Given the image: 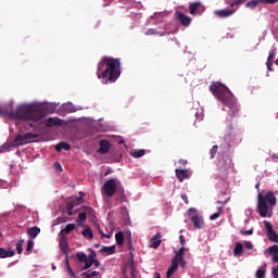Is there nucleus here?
Segmentation results:
<instances>
[{
  "mask_svg": "<svg viewBox=\"0 0 278 278\" xmlns=\"http://www.w3.org/2000/svg\"><path fill=\"white\" fill-rule=\"evenodd\" d=\"M96 75L103 84H114L121 77V59L102 56L98 63Z\"/></svg>",
  "mask_w": 278,
  "mask_h": 278,
  "instance_id": "1",
  "label": "nucleus"
},
{
  "mask_svg": "<svg viewBox=\"0 0 278 278\" xmlns=\"http://www.w3.org/2000/svg\"><path fill=\"white\" fill-rule=\"evenodd\" d=\"M0 116H9V118H17V121H34V123H38L47 116V112L40 108H31L27 105L18 106L15 111L12 110V106H0Z\"/></svg>",
  "mask_w": 278,
  "mask_h": 278,
  "instance_id": "2",
  "label": "nucleus"
},
{
  "mask_svg": "<svg viewBox=\"0 0 278 278\" xmlns=\"http://www.w3.org/2000/svg\"><path fill=\"white\" fill-rule=\"evenodd\" d=\"M210 92H212V94L223 103L224 112H227V109L225 108H228L231 114H238V112H240L236 97L227 86L223 85V83H212L210 86Z\"/></svg>",
  "mask_w": 278,
  "mask_h": 278,
  "instance_id": "3",
  "label": "nucleus"
},
{
  "mask_svg": "<svg viewBox=\"0 0 278 278\" xmlns=\"http://www.w3.org/2000/svg\"><path fill=\"white\" fill-rule=\"evenodd\" d=\"M276 205L277 197H275V192L258 193L257 212L262 218H273V210Z\"/></svg>",
  "mask_w": 278,
  "mask_h": 278,
  "instance_id": "4",
  "label": "nucleus"
},
{
  "mask_svg": "<svg viewBox=\"0 0 278 278\" xmlns=\"http://www.w3.org/2000/svg\"><path fill=\"white\" fill-rule=\"evenodd\" d=\"M116 190H118V185H116V180L111 178L106 180L102 187V194L103 197H108L112 199L114 194H116Z\"/></svg>",
  "mask_w": 278,
  "mask_h": 278,
  "instance_id": "5",
  "label": "nucleus"
},
{
  "mask_svg": "<svg viewBox=\"0 0 278 278\" xmlns=\"http://www.w3.org/2000/svg\"><path fill=\"white\" fill-rule=\"evenodd\" d=\"M188 214L190 220L193 223V227H195V229H203L205 222H203V217L199 216L197 208H189Z\"/></svg>",
  "mask_w": 278,
  "mask_h": 278,
  "instance_id": "6",
  "label": "nucleus"
},
{
  "mask_svg": "<svg viewBox=\"0 0 278 278\" xmlns=\"http://www.w3.org/2000/svg\"><path fill=\"white\" fill-rule=\"evenodd\" d=\"M188 251L187 248L182 247L180 248L176 254H175V270H177L178 266H181V268H186V261L184 260V254Z\"/></svg>",
  "mask_w": 278,
  "mask_h": 278,
  "instance_id": "7",
  "label": "nucleus"
},
{
  "mask_svg": "<svg viewBox=\"0 0 278 278\" xmlns=\"http://www.w3.org/2000/svg\"><path fill=\"white\" fill-rule=\"evenodd\" d=\"M263 223L265 225V228L267 229L268 240H270V242H278V233L273 228V224H270V222L268 220H264Z\"/></svg>",
  "mask_w": 278,
  "mask_h": 278,
  "instance_id": "8",
  "label": "nucleus"
},
{
  "mask_svg": "<svg viewBox=\"0 0 278 278\" xmlns=\"http://www.w3.org/2000/svg\"><path fill=\"white\" fill-rule=\"evenodd\" d=\"M236 10L238 9H224L215 11V16L217 18H229V16H233L236 14Z\"/></svg>",
  "mask_w": 278,
  "mask_h": 278,
  "instance_id": "9",
  "label": "nucleus"
},
{
  "mask_svg": "<svg viewBox=\"0 0 278 278\" xmlns=\"http://www.w3.org/2000/svg\"><path fill=\"white\" fill-rule=\"evenodd\" d=\"M99 146L100 148L98 150V153H100L101 155H105V153H109L110 149H112V144L106 139L100 140Z\"/></svg>",
  "mask_w": 278,
  "mask_h": 278,
  "instance_id": "10",
  "label": "nucleus"
},
{
  "mask_svg": "<svg viewBox=\"0 0 278 278\" xmlns=\"http://www.w3.org/2000/svg\"><path fill=\"white\" fill-rule=\"evenodd\" d=\"M177 21L182 25V27H190V23H192V17L187 16L186 14L178 12Z\"/></svg>",
  "mask_w": 278,
  "mask_h": 278,
  "instance_id": "11",
  "label": "nucleus"
},
{
  "mask_svg": "<svg viewBox=\"0 0 278 278\" xmlns=\"http://www.w3.org/2000/svg\"><path fill=\"white\" fill-rule=\"evenodd\" d=\"M46 127H62L64 125V121L58 117H50L45 123Z\"/></svg>",
  "mask_w": 278,
  "mask_h": 278,
  "instance_id": "12",
  "label": "nucleus"
},
{
  "mask_svg": "<svg viewBox=\"0 0 278 278\" xmlns=\"http://www.w3.org/2000/svg\"><path fill=\"white\" fill-rule=\"evenodd\" d=\"M277 53V49L273 48L269 51V55L267 58V62H266V66H267V71H273V65L275 64V55Z\"/></svg>",
  "mask_w": 278,
  "mask_h": 278,
  "instance_id": "13",
  "label": "nucleus"
},
{
  "mask_svg": "<svg viewBox=\"0 0 278 278\" xmlns=\"http://www.w3.org/2000/svg\"><path fill=\"white\" fill-rule=\"evenodd\" d=\"M192 174L189 169H176V177L179 181H185V179H190Z\"/></svg>",
  "mask_w": 278,
  "mask_h": 278,
  "instance_id": "14",
  "label": "nucleus"
},
{
  "mask_svg": "<svg viewBox=\"0 0 278 278\" xmlns=\"http://www.w3.org/2000/svg\"><path fill=\"white\" fill-rule=\"evenodd\" d=\"M160 244H162V236L160 233H156L154 237L150 240V247L152 249H159Z\"/></svg>",
  "mask_w": 278,
  "mask_h": 278,
  "instance_id": "15",
  "label": "nucleus"
},
{
  "mask_svg": "<svg viewBox=\"0 0 278 278\" xmlns=\"http://www.w3.org/2000/svg\"><path fill=\"white\" fill-rule=\"evenodd\" d=\"M97 257V254H94V252H92L89 256H87L86 261H85V266L83 267V270H88V268H90V266H92V264H94V258Z\"/></svg>",
  "mask_w": 278,
  "mask_h": 278,
  "instance_id": "16",
  "label": "nucleus"
},
{
  "mask_svg": "<svg viewBox=\"0 0 278 278\" xmlns=\"http://www.w3.org/2000/svg\"><path fill=\"white\" fill-rule=\"evenodd\" d=\"M27 233L31 238V240H36V238H38V236L40 235V227L34 226L31 228H28Z\"/></svg>",
  "mask_w": 278,
  "mask_h": 278,
  "instance_id": "17",
  "label": "nucleus"
},
{
  "mask_svg": "<svg viewBox=\"0 0 278 278\" xmlns=\"http://www.w3.org/2000/svg\"><path fill=\"white\" fill-rule=\"evenodd\" d=\"M79 200L70 201L65 205V212L68 216H73V210H75V205Z\"/></svg>",
  "mask_w": 278,
  "mask_h": 278,
  "instance_id": "18",
  "label": "nucleus"
},
{
  "mask_svg": "<svg viewBox=\"0 0 278 278\" xmlns=\"http://www.w3.org/2000/svg\"><path fill=\"white\" fill-rule=\"evenodd\" d=\"M15 254H16V252L13 250L7 251L5 249L0 248V258L1 260L5 258V257H14Z\"/></svg>",
  "mask_w": 278,
  "mask_h": 278,
  "instance_id": "19",
  "label": "nucleus"
},
{
  "mask_svg": "<svg viewBox=\"0 0 278 278\" xmlns=\"http://www.w3.org/2000/svg\"><path fill=\"white\" fill-rule=\"evenodd\" d=\"M81 236H84V238H86V240H92V238H94V233L92 232V228H90L89 226H87V227L81 231Z\"/></svg>",
  "mask_w": 278,
  "mask_h": 278,
  "instance_id": "20",
  "label": "nucleus"
},
{
  "mask_svg": "<svg viewBox=\"0 0 278 278\" xmlns=\"http://www.w3.org/2000/svg\"><path fill=\"white\" fill-rule=\"evenodd\" d=\"M242 251H244V245L240 242L236 243V247L233 249L235 257H242Z\"/></svg>",
  "mask_w": 278,
  "mask_h": 278,
  "instance_id": "21",
  "label": "nucleus"
},
{
  "mask_svg": "<svg viewBox=\"0 0 278 278\" xmlns=\"http://www.w3.org/2000/svg\"><path fill=\"white\" fill-rule=\"evenodd\" d=\"M75 224H67L64 229H62L59 233V236H66L71 233V231H75Z\"/></svg>",
  "mask_w": 278,
  "mask_h": 278,
  "instance_id": "22",
  "label": "nucleus"
},
{
  "mask_svg": "<svg viewBox=\"0 0 278 278\" xmlns=\"http://www.w3.org/2000/svg\"><path fill=\"white\" fill-rule=\"evenodd\" d=\"M60 248L63 251H68V238L66 236H60Z\"/></svg>",
  "mask_w": 278,
  "mask_h": 278,
  "instance_id": "23",
  "label": "nucleus"
},
{
  "mask_svg": "<svg viewBox=\"0 0 278 278\" xmlns=\"http://www.w3.org/2000/svg\"><path fill=\"white\" fill-rule=\"evenodd\" d=\"M100 251L101 253H106V255H114V253H116V245H112V247L103 245Z\"/></svg>",
  "mask_w": 278,
  "mask_h": 278,
  "instance_id": "24",
  "label": "nucleus"
},
{
  "mask_svg": "<svg viewBox=\"0 0 278 278\" xmlns=\"http://www.w3.org/2000/svg\"><path fill=\"white\" fill-rule=\"evenodd\" d=\"M173 277H175V257L172 258V265L166 273V278H173Z\"/></svg>",
  "mask_w": 278,
  "mask_h": 278,
  "instance_id": "25",
  "label": "nucleus"
},
{
  "mask_svg": "<svg viewBox=\"0 0 278 278\" xmlns=\"http://www.w3.org/2000/svg\"><path fill=\"white\" fill-rule=\"evenodd\" d=\"M62 149L64 151H71V144H68L67 142H60L59 144L55 146V151H62Z\"/></svg>",
  "mask_w": 278,
  "mask_h": 278,
  "instance_id": "26",
  "label": "nucleus"
},
{
  "mask_svg": "<svg viewBox=\"0 0 278 278\" xmlns=\"http://www.w3.org/2000/svg\"><path fill=\"white\" fill-rule=\"evenodd\" d=\"M147 153V151L144 149L141 150H134L130 152L131 157L135 159H140L143 157V155Z\"/></svg>",
  "mask_w": 278,
  "mask_h": 278,
  "instance_id": "27",
  "label": "nucleus"
},
{
  "mask_svg": "<svg viewBox=\"0 0 278 278\" xmlns=\"http://www.w3.org/2000/svg\"><path fill=\"white\" fill-rule=\"evenodd\" d=\"M115 240H116L118 247H123V244L125 242V235L123 233V231H119L115 235Z\"/></svg>",
  "mask_w": 278,
  "mask_h": 278,
  "instance_id": "28",
  "label": "nucleus"
},
{
  "mask_svg": "<svg viewBox=\"0 0 278 278\" xmlns=\"http://www.w3.org/2000/svg\"><path fill=\"white\" fill-rule=\"evenodd\" d=\"M201 5V2H193L189 7L190 14H197V10H199V7Z\"/></svg>",
  "mask_w": 278,
  "mask_h": 278,
  "instance_id": "29",
  "label": "nucleus"
},
{
  "mask_svg": "<svg viewBox=\"0 0 278 278\" xmlns=\"http://www.w3.org/2000/svg\"><path fill=\"white\" fill-rule=\"evenodd\" d=\"M81 212H85L86 216H94V208L90 207V206H83Z\"/></svg>",
  "mask_w": 278,
  "mask_h": 278,
  "instance_id": "30",
  "label": "nucleus"
},
{
  "mask_svg": "<svg viewBox=\"0 0 278 278\" xmlns=\"http://www.w3.org/2000/svg\"><path fill=\"white\" fill-rule=\"evenodd\" d=\"M83 277L85 278H93V277H99V271H90V270H87L85 273L81 274Z\"/></svg>",
  "mask_w": 278,
  "mask_h": 278,
  "instance_id": "31",
  "label": "nucleus"
},
{
  "mask_svg": "<svg viewBox=\"0 0 278 278\" xmlns=\"http://www.w3.org/2000/svg\"><path fill=\"white\" fill-rule=\"evenodd\" d=\"M260 3H262L260 2V0H252L245 4V8H249L250 10H255V8L260 5Z\"/></svg>",
  "mask_w": 278,
  "mask_h": 278,
  "instance_id": "32",
  "label": "nucleus"
},
{
  "mask_svg": "<svg viewBox=\"0 0 278 278\" xmlns=\"http://www.w3.org/2000/svg\"><path fill=\"white\" fill-rule=\"evenodd\" d=\"M216 153H218V146H213L210 150L211 160H214L216 157Z\"/></svg>",
  "mask_w": 278,
  "mask_h": 278,
  "instance_id": "33",
  "label": "nucleus"
},
{
  "mask_svg": "<svg viewBox=\"0 0 278 278\" xmlns=\"http://www.w3.org/2000/svg\"><path fill=\"white\" fill-rule=\"evenodd\" d=\"M76 257H77L78 262L85 263V261L87 260L88 256L86 255V253L79 252L76 254Z\"/></svg>",
  "mask_w": 278,
  "mask_h": 278,
  "instance_id": "34",
  "label": "nucleus"
},
{
  "mask_svg": "<svg viewBox=\"0 0 278 278\" xmlns=\"http://www.w3.org/2000/svg\"><path fill=\"white\" fill-rule=\"evenodd\" d=\"M65 268L71 277H75V271H73V269L71 268V265L68 264V258L65 260Z\"/></svg>",
  "mask_w": 278,
  "mask_h": 278,
  "instance_id": "35",
  "label": "nucleus"
},
{
  "mask_svg": "<svg viewBox=\"0 0 278 278\" xmlns=\"http://www.w3.org/2000/svg\"><path fill=\"white\" fill-rule=\"evenodd\" d=\"M23 242H25V240H18L16 243V251H17L18 255H21V253H23Z\"/></svg>",
  "mask_w": 278,
  "mask_h": 278,
  "instance_id": "36",
  "label": "nucleus"
},
{
  "mask_svg": "<svg viewBox=\"0 0 278 278\" xmlns=\"http://www.w3.org/2000/svg\"><path fill=\"white\" fill-rule=\"evenodd\" d=\"M268 253H269V255H277L278 254V245L275 244V245L268 248Z\"/></svg>",
  "mask_w": 278,
  "mask_h": 278,
  "instance_id": "37",
  "label": "nucleus"
},
{
  "mask_svg": "<svg viewBox=\"0 0 278 278\" xmlns=\"http://www.w3.org/2000/svg\"><path fill=\"white\" fill-rule=\"evenodd\" d=\"M14 142L16 144H21L23 142H25V137L23 135H17L15 138H14Z\"/></svg>",
  "mask_w": 278,
  "mask_h": 278,
  "instance_id": "38",
  "label": "nucleus"
},
{
  "mask_svg": "<svg viewBox=\"0 0 278 278\" xmlns=\"http://www.w3.org/2000/svg\"><path fill=\"white\" fill-rule=\"evenodd\" d=\"M264 277H266V269H257L256 278H264Z\"/></svg>",
  "mask_w": 278,
  "mask_h": 278,
  "instance_id": "39",
  "label": "nucleus"
},
{
  "mask_svg": "<svg viewBox=\"0 0 278 278\" xmlns=\"http://www.w3.org/2000/svg\"><path fill=\"white\" fill-rule=\"evenodd\" d=\"M261 3H265L266 5H275L278 3V0H258Z\"/></svg>",
  "mask_w": 278,
  "mask_h": 278,
  "instance_id": "40",
  "label": "nucleus"
},
{
  "mask_svg": "<svg viewBox=\"0 0 278 278\" xmlns=\"http://www.w3.org/2000/svg\"><path fill=\"white\" fill-rule=\"evenodd\" d=\"M31 138H36V135L33 132H28L24 135V141L27 142L28 140H31Z\"/></svg>",
  "mask_w": 278,
  "mask_h": 278,
  "instance_id": "41",
  "label": "nucleus"
},
{
  "mask_svg": "<svg viewBox=\"0 0 278 278\" xmlns=\"http://www.w3.org/2000/svg\"><path fill=\"white\" fill-rule=\"evenodd\" d=\"M240 235L241 236H253V228H251L249 230H241Z\"/></svg>",
  "mask_w": 278,
  "mask_h": 278,
  "instance_id": "42",
  "label": "nucleus"
},
{
  "mask_svg": "<svg viewBox=\"0 0 278 278\" xmlns=\"http://www.w3.org/2000/svg\"><path fill=\"white\" fill-rule=\"evenodd\" d=\"M34 249V240H28L27 241V247H26V251H31Z\"/></svg>",
  "mask_w": 278,
  "mask_h": 278,
  "instance_id": "43",
  "label": "nucleus"
},
{
  "mask_svg": "<svg viewBox=\"0 0 278 278\" xmlns=\"http://www.w3.org/2000/svg\"><path fill=\"white\" fill-rule=\"evenodd\" d=\"M78 218L81 223H85L86 218H87V215L86 213L83 211L78 214Z\"/></svg>",
  "mask_w": 278,
  "mask_h": 278,
  "instance_id": "44",
  "label": "nucleus"
},
{
  "mask_svg": "<svg viewBox=\"0 0 278 278\" xmlns=\"http://www.w3.org/2000/svg\"><path fill=\"white\" fill-rule=\"evenodd\" d=\"M217 218H220V212L214 213L210 216V220H217Z\"/></svg>",
  "mask_w": 278,
  "mask_h": 278,
  "instance_id": "45",
  "label": "nucleus"
},
{
  "mask_svg": "<svg viewBox=\"0 0 278 278\" xmlns=\"http://www.w3.org/2000/svg\"><path fill=\"white\" fill-rule=\"evenodd\" d=\"M247 0H237L230 4V8H233V5H242Z\"/></svg>",
  "mask_w": 278,
  "mask_h": 278,
  "instance_id": "46",
  "label": "nucleus"
},
{
  "mask_svg": "<svg viewBox=\"0 0 278 278\" xmlns=\"http://www.w3.org/2000/svg\"><path fill=\"white\" fill-rule=\"evenodd\" d=\"M245 249H249V251L253 250V243L251 241H244Z\"/></svg>",
  "mask_w": 278,
  "mask_h": 278,
  "instance_id": "47",
  "label": "nucleus"
},
{
  "mask_svg": "<svg viewBox=\"0 0 278 278\" xmlns=\"http://www.w3.org/2000/svg\"><path fill=\"white\" fill-rule=\"evenodd\" d=\"M179 242H180L181 247H184L186 244V238L182 235L179 236Z\"/></svg>",
  "mask_w": 278,
  "mask_h": 278,
  "instance_id": "48",
  "label": "nucleus"
},
{
  "mask_svg": "<svg viewBox=\"0 0 278 278\" xmlns=\"http://www.w3.org/2000/svg\"><path fill=\"white\" fill-rule=\"evenodd\" d=\"M181 199L182 201H185V203L188 205L189 201H188V195L186 193L181 194Z\"/></svg>",
  "mask_w": 278,
  "mask_h": 278,
  "instance_id": "49",
  "label": "nucleus"
},
{
  "mask_svg": "<svg viewBox=\"0 0 278 278\" xmlns=\"http://www.w3.org/2000/svg\"><path fill=\"white\" fill-rule=\"evenodd\" d=\"M146 34H147V36H153V34H155V29L150 28V29H148V31Z\"/></svg>",
  "mask_w": 278,
  "mask_h": 278,
  "instance_id": "50",
  "label": "nucleus"
},
{
  "mask_svg": "<svg viewBox=\"0 0 278 278\" xmlns=\"http://www.w3.org/2000/svg\"><path fill=\"white\" fill-rule=\"evenodd\" d=\"M273 277L278 278V267L273 269Z\"/></svg>",
  "mask_w": 278,
  "mask_h": 278,
  "instance_id": "51",
  "label": "nucleus"
},
{
  "mask_svg": "<svg viewBox=\"0 0 278 278\" xmlns=\"http://www.w3.org/2000/svg\"><path fill=\"white\" fill-rule=\"evenodd\" d=\"M101 238H111V235H105L102 230H100Z\"/></svg>",
  "mask_w": 278,
  "mask_h": 278,
  "instance_id": "52",
  "label": "nucleus"
},
{
  "mask_svg": "<svg viewBox=\"0 0 278 278\" xmlns=\"http://www.w3.org/2000/svg\"><path fill=\"white\" fill-rule=\"evenodd\" d=\"M271 256H273L274 262L278 263V254H274Z\"/></svg>",
  "mask_w": 278,
  "mask_h": 278,
  "instance_id": "53",
  "label": "nucleus"
},
{
  "mask_svg": "<svg viewBox=\"0 0 278 278\" xmlns=\"http://www.w3.org/2000/svg\"><path fill=\"white\" fill-rule=\"evenodd\" d=\"M180 164H182L184 166H186V164H188V161H186V160H180Z\"/></svg>",
  "mask_w": 278,
  "mask_h": 278,
  "instance_id": "54",
  "label": "nucleus"
},
{
  "mask_svg": "<svg viewBox=\"0 0 278 278\" xmlns=\"http://www.w3.org/2000/svg\"><path fill=\"white\" fill-rule=\"evenodd\" d=\"M55 166L62 170V165H60V163H55Z\"/></svg>",
  "mask_w": 278,
  "mask_h": 278,
  "instance_id": "55",
  "label": "nucleus"
},
{
  "mask_svg": "<svg viewBox=\"0 0 278 278\" xmlns=\"http://www.w3.org/2000/svg\"><path fill=\"white\" fill-rule=\"evenodd\" d=\"M155 278H162V276L160 275V273H155Z\"/></svg>",
  "mask_w": 278,
  "mask_h": 278,
  "instance_id": "56",
  "label": "nucleus"
},
{
  "mask_svg": "<svg viewBox=\"0 0 278 278\" xmlns=\"http://www.w3.org/2000/svg\"><path fill=\"white\" fill-rule=\"evenodd\" d=\"M94 266H99V261L94 260Z\"/></svg>",
  "mask_w": 278,
  "mask_h": 278,
  "instance_id": "57",
  "label": "nucleus"
},
{
  "mask_svg": "<svg viewBox=\"0 0 278 278\" xmlns=\"http://www.w3.org/2000/svg\"><path fill=\"white\" fill-rule=\"evenodd\" d=\"M256 190H260V182L255 185Z\"/></svg>",
  "mask_w": 278,
  "mask_h": 278,
  "instance_id": "58",
  "label": "nucleus"
},
{
  "mask_svg": "<svg viewBox=\"0 0 278 278\" xmlns=\"http://www.w3.org/2000/svg\"><path fill=\"white\" fill-rule=\"evenodd\" d=\"M105 175H110V170H106V172H105Z\"/></svg>",
  "mask_w": 278,
  "mask_h": 278,
  "instance_id": "59",
  "label": "nucleus"
},
{
  "mask_svg": "<svg viewBox=\"0 0 278 278\" xmlns=\"http://www.w3.org/2000/svg\"><path fill=\"white\" fill-rule=\"evenodd\" d=\"M29 126H30V127H34V124L29 123Z\"/></svg>",
  "mask_w": 278,
  "mask_h": 278,
  "instance_id": "60",
  "label": "nucleus"
},
{
  "mask_svg": "<svg viewBox=\"0 0 278 278\" xmlns=\"http://www.w3.org/2000/svg\"><path fill=\"white\" fill-rule=\"evenodd\" d=\"M1 236H3V233L0 232V238H1Z\"/></svg>",
  "mask_w": 278,
  "mask_h": 278,
  "instance_id": "61",
  "label": "nucleus"
},
{
  "mask_svg": "<svg viewBox=\"0 0 278 278\" xmlns=\"http://www.w3.org/2000/svg\"><path fill=\"white\" fill-rule=\"evenodd\" d=\"M80 194H83V197H84V193H83V192H80Z\"/></svg>",
  "mask_w": 278,
  "mask_h": 278,
  "instance_id": "62",
  "label": "nucleus"
},
{
  "mask_svg": "<svg viewBox=\"0 0 278 278\" xmlns=\"http://www.w3.org/2000/svg\"><path fill=\"white\" fill-rule=\"evenodd\" d=\"M3 150H0V153L2 152Z\"/></svg>",
  "mask_w": 278,
  "mask_h": 278,
  "instance_id": "63",
  "label": "nucleus"
}]
</instances>
